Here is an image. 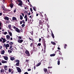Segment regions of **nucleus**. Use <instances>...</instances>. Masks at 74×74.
Listing matches in <instances>:
<instances>
[{
    "instance_id": "1",
    "label": "nucleus",
    "mask_w": 74,
    "mask_h": 74,
    "mask_svg": "<svg viewBox=\"0 0 74 74\" xmlns=\"http://www.w3.org/2000/svg\"><path fill=\"white\" fill-rule=\"evenodd\" d=\"M44 23H45L44 21L42 20H40L39 21V24L40 25H42H42H43V24H44Z\"/></svg>"
},
{
    "instance_id": "2",
    "label": "nucleus",
    "mask_w": 74,
    "mask_h": 74,
    "mask_svg": "<svg viewBox=\"0 0 74 74\" xmlns=\"http://www.w3.org/2000/svg\"><path fill=\"white\" fill-rule=\"evenodd\" d=\"M13 28L15 30L16 32H17L18 33H20V30L18 28H16V27L14 26Z\"/></svg>"
},
{
    "instance_id": "3",
    "label": "nucleus",
    "mask_w": 74,
    "mask_h": 74,
    "mask_svg": "<svg viewBox=\"0 0 74 74\" xmlns=\"http://www.w3.org/2000/svg\"><path fill=\"white\" fill-rule=\"evenodd\" d=\"M18 3H19L18 4V5H19L20 6H21V5H23V3L22 2V1L21 0H17Z\"/></svg>"
},
{
    "instance_id": "4",
    "label": "nucleus",
    "mask_w": 74,
    "mask_h": 74,
    "mask_svg": "<svg viewBox=\"0 0 74 74\" xmlns=\"http://www.w3.org/2000/svg\"><path fill=\"white\" fill-rule=\"evenodd\" d=\"M16 62H17L16 64V66H18L19 65V62H20V61L19 60H16L15 61Z\"/></svg>"
},
{
    "instance_id": "5",
    "label": "nucleus",
    "mask_w": 74,
    "mask_h": 74,
    "mask_svg": "<svg viewBox=\"0 0 74 74\" xmlns=\"http://www.w3.org/2000/svg\"><path fill=\"white\" fill-rule=\"evenodd\" d=\"M42 43L43 44V45H44V48L45 49H46V43H45V42H46V41H45V40H43L42 41Z\"/></svg>"
},
{
    "instance_id": "6",
    "label": "nucleus",
    "mask_w": 74,
    "mask_h": 74,
    "mask_svg": "<svg viewBox=\"0 0 74 74\" xmlns=\"http://www.w3.org/2000/svg\"><path fill=\"white\" fill-rule=\"evenodd\" d=\"M17 69V70L18 72V73H21L22 72V71L21 70V69L19 67H16Z\"/></svg>"
},
{
    "instance_id": "7",
    "label": "nucleus",
    "mask_w": 74,
    "mask_h": 74,
    "mask_svg": "<svg viewBox=\"0 0 74 74\" xmlns=\"http://www.w3.org/2000/svg\"><path fill=\"white\" fill-rule=\"evenodd\" d=\"M25 52V53L27 54V55L28 56H30V54L29 52L28 51H26Z\"/></svg>"
},
{
    "instance_id": "8",
    "label": "nucleus",
    "mask_w": 74,
    "mask_h": 74,
    "mask_svg": "<svg viewBox=\"0 0 74 74\" xmlns=\"http://www.w3.org/2000/svg\"><path fill=\"white\" fill-rule=\"evenodd\" d=\"M18 42L21 43H22V42H23V40L22 39L21 40V39H19L18 40Z\"/></svg>"
},
{
    "instance_id": "9",
    "label": "nucleus",
    "mask_w": 74,
    "mask_h": 74,
    "mask_svg": "<svg viewBox=\"0 0 74 74\" xmlns=\"http://www.w3.org/2000/svg\"><path fill=\"white\" fill-rule=\"evenodd\" d=\"M4 11H6V13H8V12H9L11 10H9V9H7L6 8H5L4 10Z\"/></svg>"
},
{
    "instance_id": "10",
    "label": "nucleus",
    "mask_w": 74,
    "mask_h": 74,
    "mask_svg": "<svg viewBox=\"0 0 74 74\" xmlns=\"http://www.w3.org/2000/svg\"><path fill=\"white\" fill-rule=\"evenodd\" d=\"M4 19H5V20H7V21H9V18L7 16L5 17Z\"/></svg>"
},
{
    "instance_id": "11",
    "label": "nucleus",
    "mask_w": 74,
    "mask_h": 74,
    "mask_svg": "<svg viewBox=\"0 0 74 74\" xmlns=\"http://www.w3.org/2000/svg\"><path fill=\"white\" fill-rule=\"evenodd\" d=\"M3 58L5 60H8V57L6 56H3Z\"/></svg>"
},
{
    "instance_id": "12",
    "label": "nucleus",
    "mask_w": 74,
    "mask_h": 74,
    "mask_svg": "<svg viewBox=\"0 0 74 74\" xmlns=\"http://www.w3.org/2000/svg\"><path fill=\"white\" fill-rule=\"evenodd\" d=\"M1 39H2L3 40V41L2 42L3 43H4L5 42V39L4 38H1Z\"/></svg>"
},
{
    "instance_id": "13",
    "label": "nucleus",
    "mask_w": 74,
    "mask_h": 74,
    "mask_svg": "<svg viewBox=\"0 0 74 74\" xmlns=\"http://www.w3.org/2000/svg\"><path fill=\"white\" fill-rule=\"evenodd\" d=\"M10 6L11 8H12L14 6V4H13V3H11L10 4Z\"/></svg>"
},
{
    "instance_id": "14",
    "label": "nucleus",
    "mask_w": 74,
    "mask_h": 74,
    "mask_svg": "<svg viewBox=\"0 0 74 74\" xmlns=\"http://www.w3.org/2000/svg\"><path fill=\"white\" fill-rule=\"evenodd\" d=\"M24 44L25 45H27L28 44V42L27 41H25L24 42Z\"/></svg>"
},
{
    "instance_id": "15",
    "label": "nucleus",
    "mask_w": 74,
    "mask_h": 74,
    "mask_svg": "<svg viewBox=\"0 0 74 74\" xmlns=\"http://www.w3.org/2000/svg\"><path fill=\"white\" fill-rule=\"evenodd\" d=\"M37 50V48L34 47L33 46V49L32 50L33 51H34V52H36V50Z\"/></svg>"
},
{
    "instance_id": "16",
    "label": "nucleus",
    "mask_w": 74,
    "mask_h": 74,
    "mask_svg": "<svg viewBox=\"0 0 74 74\" xmlns=\"http://www.w3.org/2000/svg\"><path fill=\"white\" fill-rule=\"evenodd\" d=\"M51 36L53 38H55V36H54V35L53 34V32H52V31L51 32Z\"/></svg>"
},
{
    "instance_id": "17",
    "label": "nucleus",
    "mask_w": 74,
    "mask_h": 74,
    "mask_svg": "<svg viewBox=\"0 0 74 74\" xmlns=\"http://www.w3.org/2000/svg\"><path fill=\"white\" fill-rule=\"evenodd\" d=\"M44 71L45 73H47V71H48L47 69L46 68L44 69Z\"/></svg>"
},
{
    "instance_id": "18",
    "label": "nucleus",
    "mask_w": 74,
    "mask_h": 74,
    "mask_svg": "<svg viewBox=\"0 0 74 74\" xmlns=\"http://www.w3.org/2000/svg\"><path fill=\"white\" fill-rule=\"evenodd\" d=\"M12 19L13 21H16V18L14 17H12Z\"/></svg>"
},
{
    "instance_id": "19",
    "label": "nucleus",
    "mask_w": 74,
    "mask_h": 74,
    "mask_svg": "<svg viewBox=\"0 0 74 74\" xmlns=\"http://www.w3.org/2000/svg\"><path fill=\"white\" fill-rule=\"evenodd\" d=\"M29 39L30 40H31L32 41H34V39H33V38H31L30 37H29Z\"/></svg>"
},
{
    "instance_id": "20",
    "label": "nucleus",
    "mask_w": 74,
    "mask_h": 74,
    "mask_svg": "<svg viewBox=\"0 0 74 74\" xmlns=\"http://www.w3.org/2000/svg\"><path fill=\"white\" fill-rule=\"evenodd\" d=\"M4 70L2 69L1 70V73H4Z\"/></svg>"
},
{
    "instance_id": "21",
    "label": "nucleus",
    "mask_w": 74,
    "mask_h": 74,
    "mask_svg": "<svg viewBox=\"0 0 74 74\" xmlns=\"http://www.w3.org/2000/svg\"><path fill=\"white\" fill-rule=\"evenodd\" d=\"M2 63H7V61L3 60L2 61Z\"/></svg>"
},
{
    "instance_id": "22",
    "label": "nucleus",
    "mask_w": 74,
    "mask_h": 74,
    "mask_svg": "<svg viewBox=\"0 0 74 74\" xmlns=\"http://www.w3.org/2000/svg\"><path fill=\"white\" fill-rule=\"evenodd\" d=\"M51 43L53 45H56V44L55 43V42H53L51 41Z\"/></svg>"
},
{
    "instance_id": "23",
    "label": "nucleus",
    "mask_w": 74,
    "mask_h": 74,
    "mask_svg": "<svg viewBox=\"0 0 74 74\" xmlns=\"http://www.w3.org/2000/svg\"><path fill=\"white\" fill-rule=\"evenodd\" d=\"M6 38L7 39H10V36L8 35H7Z\"/></svg>"
},
{
    "instance_id": "24",
    "label": "nucleus",
    "mask_w": 74,
    "mask_h": 74,
    "mask_svg": "<svg viewBox=\"0 0 74 74\" xmlns=\"http://www.w3.org/2000/svg\"><path fill=\"white\" fill-rule=\"evenodd\" d=\"M50 56L51 57H52V56H55V54L53 53V54H51L50 55Z\"/></svg>"
},
{
    "instance_id": "25",
    "label": "nucleus",
    "mask_w": 74,
    "mask_h": 74,
    "mask_svg": "<svg viewBox=\"0 0 74 74\" xmlns=\"http://www.w3.org/2000/svg\"><path fill=\"white\" fill-rule=\"evenodd\" d=\"M13 69H9L8 70V71L9 73H11V71H12V70H13Z\"/></svg>"
},
{
    "instance_id": "26",
    "label": "nucleus",
    "mask_w": 74,
    "mask_h": 74,
    "mask_svg": "<svg viewBox=\"0 0 74 74\" xmlns=\"http://www.w3.org/2000/svg\"><path fill=\"white\" fill-rule=\"evenodd\" d=\"M41 64V62L38 63V64L37 65H36V67H38V66H40Z\"/></svg>"
},
{
    "instance_id": "27",
    "label": "nucleus",
    "mask_w": 74,
    "mask_h": 74,
    "mask_svg": "<svg viewBox=\"0 0 74 74\" xmlns=\"http://www.w3.org/2000/svg\"><path fill=\"white\" fill-rule=\"evenodd\" d=\"M1 53L2 55H4V53H5V51L4 50H3V51H1Z\"/></svg>"
},
{
    "instance_id": "28",
    "label": "nucleus",
    "mask_w": 74,
    "mask_h": 74,
    "mask_svg": "<svg viewBox=\"0 0 74 74\" xmlns=\"http://www.w3.org/2000/svg\"><path fill=\"white\" fill-rule=\"evenodd\" d=\"M15 59V58L14 57H11L10 58V60H14Z\"/></svg>"
},
{
    "instance_id": "29",
    "label": "nucleus",
    "mask_w": 74,
    "mask_h": 74,
    "mask_svg": "<svg viewBox=\"0 0 74 74\" xmlns=\"http://www.w3.org/2000/svg\"><path fill=\"white\" fill-rule=\"evenodd\" d=\"M11 27H12V26L11 25H8V27L9 29H11Z\"/></svg>"
},
{
    "instance_id": "30",
    "label": "nucleus",
    "mask_w": 74,
    "mask_h": 74,
    "mask_svg": "<svg viewBox=\"0 0 74 74\" xmlns=\"http://www.w3.org/2000/svg\"><path fill=\"white\" fill-rule=\"evenodd\" d=\"M9 44V45H13V42H10Z\"/></svg>"
},
{
    "instance_id": "31",
    "label": "nucleus",
    "mask_w": 74,
    "mask_h": 74,
    "mask_svg": "<svg viewBox=\"0 0 74 74\" xmlns=\"http://www.w3.org/2000/svg\"><path fill=\"white\" fill-rule=\"evenodd\" d=\"M20 19H21V20L23 19V17H22V15H20Z\"/></svg>"
},
{
    "instance_id": "32",
    "label": "nucleus",
    "mask_w": 74,
    "mask_h": 74,
    "mask_svg": "<svg viewBox=\"0 0 74 74\" xmlns=\"http://www.w3.org/2000/svg\"><path fill=\"white\" fill-rule=\"evenodd\" d=\"M1 7H2V8H3V10H4L5 9V6H2Z\"/></svg>"
},
{
    "instance_id": "33",
    "label": "nucleus",
    "mask_w": 74,
    "mask_h": 74,
    "mask_svg": "<svg viewBox=\"0 0 74 74\" xmlns=\"http://www.w3.org/2000/svg\"><path fill=\"white\" fill-rule=\"evenodd\" d=\"M58 65H60V60H59V59L58 61Z\"/></svg>"
},
{
    "instance_id": "34",
    "label": "nucleus",
    "mask_w": 74,
    "mask_h": 74,
    "mask_svg": "<svg viewBox=\"0 0 74 74\" xmlns=\"http://www.w3.org/2000/svg\"><path fill=\"white\" fill-rule=\"evenodd\" d=\"M33 43H32L30 44V47H33Z\"/></svg>"
},
{
    "instance_id": "35",
    "label": "nucleus",
    "mask_w": 74,
    "mask_h": 74,
    "mask_svg": "<svg viewBox=\"0 0 74 74\" xmlns=\"http://www.w3.org/2000/svg\"><path fill=\"white\" fill-rule=\"evenodd\" d=\"M24 14H25V15H27L28 14V13L27 12V11H25L24 12Z\"/></svg>"
},
{
    "instance_id": "36",
    "label": "nucleus",
    "mask_w": 74,
    "mask_h": 74,
    "mask_svg": "<svg viewBox=\"0 0 74 74\" xmlns=\"http://www.w3.org/2000/svg\"><path fill=\"white\" fill-rule=\"evenodd\" d=\"M10 47V45L8 44H7L6 45V47Z\"/></svg>"
},
{
    "instance_id": "37",
    "label": "nucleus",
    "mask_w": 74,
    "mask_h": 74,
    "mask_svg": "<svg viewBox=\"0 0 74 74\" xmlns=\"http://www.w3.org/2000/svg\"><path fill=\"white\" fill-rule=\"evenodd\" d=\"M41 43H40L38 44L37 46H41Z\"/></svg>"
},
{
    "instance_id": "38",
    "label": "nucleus",
    "mask_w": 74,
    "mask_h": 74,
    "mask_svg": "<svg viewBox=\"0 0 74 74\" xmlns=\"http://www.w3.org/2000/svg\"><path fill=\"white\" fill-rule=\"evenodd\" d=\"M67 45L66 44H65L64 45V49H66V47H67Z\"/></svg>"
},
{
    "instance_id": "39",
    "label": "nucleus",
    "mask_w": 74,
    "mask_h": 74,
    "mask_svg": "<svg viewBox=\"0 0 74 74\" xmlns=\"http://www.w3.org/2000/svg\"><path fill=\"white\" fill-rule=\"evenodd\" d=\"M9 33L10 36H12V32H9Z\"/></svg>"
},
{
    "instance_id": "40",
    "label": "nucleus",
    "mask_w": 74,
    "mask_h": 74,
    "mask_svg": "<svg viewBox=\"0 0 74 74\" xmlns=\"http://www.w3.org/2000/svg\"><path fill=\"white\" fill-rule=\"evenodd\" d=\"M25 25L24 24H23L21 26L22 27H25Z\"/></svg>"
},
{
    "instance_id": "41",
    "label": "nucleus",
    "mask_w": 74,
    "mask_h": 74,
    "mask_svg": "<svg viewBox=\"0 0 74 74\" xmlns=\"http://www.w3.org/2000/svg\"><path fill=\"white\" fill-rule=\"evenodd\" d=\"M8 52H9V53H12V51L10 50H8Z\"/></svg>"
},
{
    "instance_id": "42",
    "label": "nucleus",
    "mask_w": 74,
    "mask_h": 74,
    "mask_svg": "<svg viewBox=\"0 0 74 74\" xmlns=\"http://www.w3.org/2000/svg\"><path fill=\"white\" fill-rule=\"evenodd\" d=\"M33 9L34 10V11H36V8L33 7Z\"/></svg>"
},
{
    "instance_id": "43",
    "label": "nucleus",
    "mask_w": 74,
    "mask_h": 74,
    "mask_svg": "<svg viewBox=\"0 0 74 74\" xmlns=\"http://www.w3.org/2000/svg\"><path fill=\"white\" fill-rule=\"evenodd\" d=\"M7 34V32H4L3 33V34H4L5 35H6Z\"/></svg>"
},
{
    "instance_id": "44",
    "label": "nucleus",
    "mask_w": 74,
    "mask_h": 74,
    "mask_svg": "<svg viewBox=\"0 0 74 74\" xmlns=\"http://www.w3.org/2000/svg\"><path fill=\"white\" fill-rule=\"evenodd\" d=\"M16 9L15 8L14 10V13L16 12Z\"/></svg>"
},
{
    "instance_id": "45",
    "label": "nucleus",
    "mask_w": 74,
    "mask_h": 74,
    "mask_svg": "<svg viewBox=\"0 0 74 74\" xmlns=\"http://www.w3.org/2000/svg\"><path fill=\"white\" fill-rule=\"evenodd\" d=\"M27 18V15H26L24 16V18L25 19V18Z\"/></svg>"
},
{
    "instance_id": "46",
    "label": "nucleus",
    "mask_w": 74,
    "mask_h": 74,
    "mask_svg": "<svg viewBox=\"0 0 74 74\" xmlns=\"http://www.w3.org/2000/svg\"><path fill=\"white\" fill-rule=\"evenodd\" d=\"M4 69L5 70V71H7L8 70V69L7 68H4Z\"/></svg>"
},
{
    "instance_id": "47",
    "label": "nucleus",
    "mask_w": 74,
    "mask_h": 74,
    "mask_svg": "<svg viewBox=\"0 0 74 74\" xmlns=\"http://www.w3.org/2000/svg\"><path fill=\"white\" fill-rule=\"evenodd\" d=\"M30 10L31 12H32L33 11V9H32V8H30Z\"/></svg>"
},
{
    "instance_id": "48",
    "label": "nucleus",
    "mask_w": 74,
    "mask_h": 74,
    "mask_svg": "<svg viewBox=\"0 0 74 74\" xmlns=\"http://www.w3.org/2000/svg\"><path fill=\"white\" fill-rule=\"evenodd\" d=\"M27 70H28V71H31L32 70V69H28Z\"/></svg>"
},
{
    "instance_id": "49",
    "label": "nucleus",
    "mask_w": 74,
    "mask_h": 74,
    "mask_svg": "<svg viewBox=\"0 0 74 74\" xmlns=\"http://www.w3.org/2000/svg\"><path fill=\"white\" fill-rule=\"evenodd\" d=\"M11 74H13V73H14V70H12V71L10 72Z\"/></svg>"
},
{
    "instance_id": "50",
    "label": "nucleus",
    "mask_w": 74,
    "mask_h": 74,
    "mask_svg": "<svg viewBox=\"0 0 74 74\" xmlns=\"http://www.w3.org/2000/svg\"><path fill=\"white\" fill-rule=\"evenodd\" d=\"M22 22L23 23H24V24H25V21H24V20L22 21Z\"/></svg>"
},
{
    "instance_id": "51",
    "label": "nucleus",
    "mask_w": 74,
    "mask_h": 74,
    "mask_svg": "<svg viewBox=\"0 0 74 74\" xmlns=\"http://www.w3.org/2000/svg\"><path fill=\"white\" fill-rule=\"evenodd\" d=\"M41 41V38H40L39 39V42H40Z\"/></svg>"
},
{
    "instance_id": "52",
    "label": "nucleus",
    "mask_w": 74,
    "mask_h": 74,
    "mask_svg": "<svg viewBox=\"0 0 74 74\" xmlns=\"http://www.w3.org/2000/svg\"><path fill=\"white\" fill-rule=\"evenodd\" d=\"M29 60H26V62L27 63H28V62H29Z\"/></svg>"
},
{
    "instance_id": "53",
    "label": "nucleus",
    "mask_w": 74,
    "mask_h": 74,
    "mask_svg": "<svg viewBox=\"0 0 74 74\" xmlns=\"http://www.w3.org/2000/svg\"><path fill=\"white\" fill-rule=\"evenodd\" d=\"M18 38H19V39H22V37L21 36H18Z\"/></svg>"
},
{
    "instance_id": "54",
    "label": "nucleus",
    "mask_w": 74,
    "mask_h": 74,
    "mask_svg": "<svg viewBox=\"0 0 74 74\" xmlns=\"http://www.w3.org/2000/svg\"><path fill=\"white\" fill-rule=\"evenodd\" d=\"M3 14V13L2 12H0V16H1Z\"/></svg>"
},
{
    "instance_id": "55",
    "label": "nucleus",
    "mask_w": 74,
    "mask_h": 74,
    "mask_svg": "<svg viewBox=\"0 0 74 74\" xmlns=\"http://www.w3.org/2000/svg\"><path fill=\"white\" fill-rule=\"evenodd\" d=\"M24 74H29V73H28L27 72H25L24 73Z\"/></svg>"
},
{
    "instance_id": "56",
    "label": "nucleus",
    "mask_w": 74,
    "mask_h": 74,
    "mask_svg": "<svg viewBox=\"0 0 74 74\" xmlns=\"http://www.w3.org/2000/svg\"><path fill=\"white\" fill-rule=\"evenodd\" d=\"M8 67L7 66L5 65L4 66V68H7Z\"/></svg>"
},
{
    "instance_id": "57",
    "label": "nucleus",
    "mask_w": 74,
    "mask_h": 74,
    "mask_svg": "<svg viewBox=\"0 0 74 74\" xmlns=\"http://www.w3.org/2000/svg\"><path fill=\"white\" fill-rule=\"evenodd\" d=\"M22 23H23L22 21H21L20 22V24H22Z\"/></svg>"
},
{
    "instance_id": "58",
    "label": "nucleus",
    "mask_w": 74,
    "mask_h": 74,
    "mask_svg": "<svg viewBox=\"0 0 74 74\" xmlns=\"http://www.w3.org/2000/svg\"><path fill=\"white\" fill-rule=\"evenodd\" d=\"M27 18H25V21L27 22Z\"/></svg>"
},
{
    "instance_id": "59",
    "label": "nucleus",
    "mask_w": 74,
    "mask_h": 74,
    "mask_svg": "<svg viewBox=\"0 0 74 74\" xmlns=\"http://www.w3.org/2000/svg\"><path fill=\"white\" fill-rule=\"evenodd\" d=\"M21 14H22V15L23 16V17L24 16V14L23 13H22Z\"/></svg>"
},
{
    "instance_id": "60",
    "label": "nucleus",
    "mask_w": 74,
    "mask_h": 74,
    "mask_svg": "<svg viewBox=\"0 0 74 74\" xmlns=\"http://www.w3.org/2000/svg\"><path fill=\"white\" fill-rule=\"evenodd\" d=\"M12 46L11 45H10V49L11 48H12Z\"/></svg>"
},
{
    "instance_id": "61",
    "label": "nucleus",
    "mask_w": 74,
    "mask_h": 74,
    "mask_svg": "<svg viewBox=\"0 0 74 74\" xmlns=\"http://www.w3.org/2000/svg\"><path fill=\"white\" fill-rule=\"evenodd\" d=\"M25 10H27V7H25Z\"/></svg>"
},
{
    "instance_id": "62",
    "label": "nucleus",
    "mask_w": 74,
    "mask_h": 74,
    "mask_svg": "<svg viewBox=\"0 0 74 74\" xmlns=\"http://www.w3.org/2000/svg\"><path fill=\"white\" fill-rule=\"evenodd\" d=\"M2 24V23L1 22H0V26H1V24Z\"/></svg>"
},
{
    "instance_id": "63",
    "label": "nucleus",
    "mask_w": 74,
    "mask_h": 74,
    "mask_svg": "<svg viewBox=\"0 0 74 74\" xmlns=\"http://www.w3.org/2000/svg\"><path fill=\"white\" fill-rule=\"evenodd\" d=\"M2 47H3L2 46H0V49H2Z\"/></svg>"
},
{
    "instance_id": "64",
    "label": "nucleus",
    "mask_w": 74,
    "mask_h": 74,
    "mask_svg": "<svg viewBox=\"0 0 74 74\" xmlns=\"http://www.w3.org/2000/svg\"><path fill=\"white\" fill-rule=\"evenodd\" d=\"M31 33L32 35H33V32H31Z\"/></svg>"
}]
</instances>
